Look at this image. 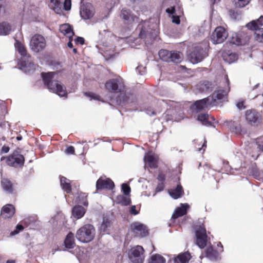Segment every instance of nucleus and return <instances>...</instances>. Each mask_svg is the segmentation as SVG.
<instances>
[{"instance_id": "1", "label": "nucleus", "mask_w": 263, "mask_h": 263, "mask_svg": "<svg viewBox=\"0 0 263 263\" xmlns=\"http://www.w3.org/2000/svg\"><path fill=\"white\" fill-rule=\"evenodd\" d=\"M105 88L112 93H119L117 102L121 105L127 101V98L125 94V84L121 78L111 79L105 83Z\"/></svg>"}, {"instance_id": "2", "label": "nucleus", "mask_w": 263, "mask_h": 263, "mask_svg": "<svg viewBox=\"0 0 263 263\" xmlns=\"http://www.w3.org/2000/svg\"><path fill=\"white\" fill-rule=\"evenodd\" d=\"M55 73V72H42L41 76L43 82L50 91L60 97H66L67 93L65 86L58 80H53Z\"/></svg>"}, {"instance_id": "3", "label": "nucleus", "mask_w": 263, "mask_h": 263, "mask_svg": "<svg viewBox=\"0 0 263 263\" xmlns=\"http://www.w3.org/2000/svg\"><path fill=\"white\" fill-rule=\"evenodd\" d=\"M95 233V227L92 224H86L77 230L76 237L80 242L87 243L93 239Z\"/></svg>"}, {"instance_id": "4", "label": "nucleus", "mask_w": 263, "mask_h": 263, "mask_svg": "<svg viewBox=\"0 0 263 263\" xmlns=\"http://www.w3.org/2000/svg\"><path fill=\"white\" fill-rule=\"evenodd\" d=\"M159 56L163 61L173 62L176 64L180 63L183 59V54L181 52L166 49H161L159 51Z\"/></svg>"}, {"instance_id": "5", "label": "nucleus", "mask_w": 263, "mask_h": 263, "mask_svg": "<svg viewBox=\"0 0 263 263\" xmlns=\"http://www.w3.org/2000/svg\"><path fill=\"white\" fill-rule=\"evenodd\" d=\"M3 159H6V163L8 165L14 167H22L25 162L24 156L17 150L13 151L12 154L6 157H2L1 160Z\"/></svg>"}, {"instance_id": "6", "label": "nucleus", "mask_w": 263, "mask_h": 263, "mask_svg": "<svg viewBox=\"0 0 263 263\" xmlns=\"http://www.w3.org/2000/svg\"><path fill=\"white\" fill-rule=\"evenodd\" d=\"M245 117L249 124L257 126L263 122V111L255 109H248L245 112Z\"/></svg>"}, {"instance_id": "7", "label": "nucleus", "mask_w": 263, "mask_h": 263, "mask_svg": "<svg viewBox=\"0 0 263 263\" xmlns=\"http://www.w3.org/2000/svg\"><path fill=\"white\" fill-rule=\"evenodd\" d=\"M262 26V15H261L258 19L248 23L246 25L249 29L255 31L256 40L263 43V28H261Z\"/></svg>"}, {"instance_id": "8", "label": "nucleus", "mask_w": 263, "mask_h": 263, "mask_svg": "<svg viewBox=\"0 0 263 263\" xmlns=\"http://www.w3.org/2000/svg\"><path fill=\"white\" fill-rule=\"evenodd\" d=\"M144 250L141 246H136L129 251L128 258L133 263H143L144 260Z\"/></svg>"}, {"instance_id": "9", "label": "nucleus", "mask_w": 263, "mask_h": 263, "mask_svg": "<svg viewBox=\"0 0 263 263\" xmlns=\"http://www.w3.org/2000/svg\"><path fill=\"white\" fill-rule=\"evenodd\" d=\"M138 27L140 29L139 37L141 39L146 38L154 39L157 35V30L151 28L149 22L148 21H143L138 25Z\"/></svg>"}, {"instance_id": "10", "label": "nucleus", "mask_w": 263, "mask_h": 263, "mask_svg": "<svg viewBox=\"0 0 263 263\" xmlns=\"http://www.w3.org/2000/svg\"><path fill=\"white\" fill-rule=\"evenodd\" d=\"M225 85L224 86H219L213 93L212 97L214 101L216 100H221L227 98L228 92L230 90V81L228 75L224 76Z\"/></svg>"}, {"instance_id": "11", "label": "nucleus", "mask_w": 263, "mask_h": 263, "mask_svg": "<svg viewBox=\"0 0 263 263\" xmlns=\"http://www.w3.org/2000/svg\"><path fill=\"white\" fill-rule=\"evenodd\" d=\"M228 36L226 29L221 26L215 28L211 36V40L214 44H220L224 41Z\"/></svg>"}, {"instance_id": "12", "label": "nucleus", "mask_w": 263, "mask_h": 263, "mask_svg": "<svg viewBox=\"0 0 263 263\" xmlns=\"http://www.w3.org/2000/svg\"><path fill=\"white\" fill-rule=\"evenodd\" d=\"M30 46L31 50L35 52L42 51L46 46L44 37L40 34L34 35L31 39Z\"/></svg>"}, {"instance_id": "13", "label": "nucleus", "mask_w": 263, "mask_h": 263, "mask_svg": "<svg viewBox=\"0 0 263 263\" xmlns=\"http://www.w3.org/2000/svg\"><path fill=\"white\" fill-rule=\"evenodd\" d=\"M196 242L201 249L204 248L207 244L208 235L204 227L200 226L195 231Z\"/></svg>"}, {"instance_id": "14", "label": "nucleus", "mask_w": 263, "mask_h": 263, "mask_svg": "<svg viewBox=\"0 0 263 263\" xmlns=\"http://www.w3.org/2000/svg\"><path fill=\"white\" fill-rule=\"evenodd\" d=\"M250 36L243 31L233 34L230 42L238 46L245 45L250 41Z\"/></svg>"}, {"instance_id": "15", "label": "nucleus", "mask_w": 263, "mask_h": 263, "mask_svg": "<svg viewBox=\"0 0 263 263\" xmlns=\"http://www.w3.org/2000/svg\"><path fill=\"white\" fill-rule=\"evenodd\" d=\"M130 229L136 236L144 237L148 235V230L146 226L139 222H135L131 224Z\"/></svg>"}, {"instance_id": "16", "label": "nucleus", "mask_w": 263, "mask_h": 263, "mask_svg": "<svg viewBox=\"0 0 263 263\" xmlns=\"http://www.w3.org/2000/svg\"><path fill=\"white\" fill-rule=\"evenodd\" d=\"M115 187L114 182L109 178L100 177L96 182V190L100 191L103 189L112 190Z\"/></svg>"}, {"instance_id": "17", "label": "nucleus", "mask_w": 263, "mask_h": 263, "mask_svg": "<svg viewBox=\"0 0 263 263\" xmlns=\"http://www.w3.org/2000/svg\"><path fill=\"white\" fill-rule=\"evenodd\" d=\"M210 104V99L207 97L197 100L190 106V109L193 112L198 113L208 108Z\"/></svg>"}, {"instance_id": "18", "label": "nucleus", "mask_w": 263, "mask_h": 263, "mask_svg": "<svg viewBox=\"0 0 263 263\" xmlns=\"http://www.w3.org/2000/svg\"><path fill=\"white\" fill-rule=\"evenodd\" d=\"M120 17L123 20L124 23L127 25L132 24L138 19L130 10L126 8L122 9Z\"/></svg>"}, {"instance_id": "19", "label": "nucleus", "mask_w": 263, "mask_h": 263, "mask_svg": "<svg viewBox=\"0 0 263 263\" xmlns=\"http://www.w3.org/2000/svg\"><path fill=\"white\" fill-rule=\"evenodd\" d=\"M258 91L257 88H254L249 94V97L252 99V104L256 107L263 106V91L257 94Z\"/></svg>"}, {"instance_id": "20", "label": "nucleus", "mask_w": 263, "mask_h": 263, "mask_svg": "<svg viewBox=\"0 0 263 263\" xmlns=\"http://www.w3.org/2000/svg\"><path fill=\"white\" fill-rule=\"evenodd\" d=\"M15 212L14 206L11 204H7L4 205L1 212V217L3 219L11 218Z\"/></svg>"}, {"instance_id": "21", "label": "nucleus", "mask_w": 263, "mask_h": 263, "mask_svg": "<svg viewBox=\"0 0 263 263\" xmlns=\"http://www.w3.org/2000/svg\"><path fill=\"white\" fill-rule=\"evenodd\" d=\"M80 15L83 19L91 18L94 15L92 6L89 4L83 5L81 8Z\"/></svg>"}, {"instance_id": "22", "label": "nucleus", "mask_w": 263, "mask_h": 263, "mask_svg": "<svg viewBox=\"0 0 263 263\" xmlns=\"http://www.w3.org/2000/svg\"><path fill=\"white\" fill-rule=\"evenodd\" d=\"M144 160L145 163L151 168H156L158 167V158L149 153L146 154Z\"/></svg>"}, {"instance_id": "23", "label": "nucleus", "mask_w": 263, "mask_h": 263, "mask_svg": "<svg viewBox=\"0 0 263 263\" xmlns=\"http://www.w3.org/2000/svg\"><path fill=\"white\" fill-rule=\"evenodd\" d=\"M202 52V49L201 48H195L190 54V58L192 62L198 63L201 61L204 58Z\"/></svg>"}, {"instance_id": "24", "label": "nucleus", "mask_w": 263, "mask_h": 263, "mask_svg": "<svg viewBox=\"0 0 263 263\" xmlns=\"http://www.w3.org/2000/svg\"><path fill=\"white\" fill-rule=\"evenodd\" d=\"M197 120L200 121L203 125L210 126L212 125V121L215 120V118L208 114L202 113L198 115Z\"/></svg>"}, {"instance_id": "25", "label": "nucleus", "mask_w": 263, "mask_h": 263, "mask_svg": "<svg viewBox=\"0 0 263 263\" xmlns=\"http://www.w3.org/2000/svg\"><path fill=\"white\" fill-rule=\"evenodd\" d=\"M189 206L187 204H181L180 207L177 208L172 216V219H176L185 215L187 213Z\"/></svg>"}, {"instance_id": "26", "label": "nucleus", "mask_w": 263, "mask_h": 263, "mask_svg": "<svg viewBox=\"0 0 263 263\" xmlns=\"http://www.w3.org/2000/svg\"><path fill=\"white\" fill-rule=\"evenodd\" d=\"M229 129L231 132L236 134H240L241 132V126L240 121L230 120L226 122Z\"/></svg>"}, {"instance_id": "27", "label": "nucleus", "mask_w": 263, "mask_h": 263, "mask_svg": "<svg viewBox=\"0 0 263 263\" xmlns=\"http://www.w3.org/2000/svg\"><path fill=\"white\" fill-rule=\"evenodd\" d=\"M1 185L3 189L8 194L14 193V187L12 182L8 178H3L1 180Z\"/></svg>"}, {"instance_id": "28", "label": "nucleus", "mask_w": 263, "mask_h": 263, "mask_svg": "<svg viewBox=\"0 0 263 263\" xmlns=\"http://www.w3.org/2000/svg\"><path fill=\"white\" fill-rule=\"evenodd\" d=\"M191 258V254L187 251L179 254L174 258L173 260L174 263H188Z\"/></svg>"}, {"instance_id": "29", "label": "nucleus", "mask_w": 263, "mask_h": 263, "mask_svg": "<svg viewBox=\"0 0 263 263\" xmlns=\"http://www.w3.org/2000/svg\"><path fill=\"white\" fill-rule=\"evenodd\" d=\"M60 31L68 38H72L74 35L72 27L69 24H64L60 26Z\"/></svg>"}, {"instance_id": "30", "label": "nucleus", "mask_w": 263, "mask_h": 263, "mask_svg": "<svg viewBox=\"0 0 263 263\" xmlns=\"http://www.w3.org/2000/svg\"><path fill=\"white\" fill-rule=\"evenodd\" d=\"M64 246L67 249H73L76 246L74 234L70 232L66 235L64 240Z\"/></svg>"}, {"instance_id": "31", "label": "nucleus", "mask_w": 263, "mask_h": 263, "mask_svg": "<svg viewBox=\"0 0 263 263\" xmlns=\"http://www.w3.org/2000/svg\"><path fill=\"white\" fill-rule=\"evenodd\" d=\"M183 194L184 191L180 183L178 184L175 189L171 190L170 192V195L175 199L180 198Z\"/></svg>"}, {"instance_id": "32", "label": "nucleus", "mask_w": 263, "mask_h": 263, "mask_svg": "<svg viewBox=\"0 0 263 263\" xmlns=\"http://www.w3.org/2000/svg\"><path fill=\"white\" fill-rule=\"evenodd\" d=\"M86 210L81 205H75L72 210V214L73 217L77 219H80L84 215Z\"/></svg>"}, {"instance_id": "33", "label": "nucleus", "mask_w": 263, "mask_h": 263, "mask_svg": "<svg viewBox=\"0 0 263 263\" xmlns=\"http://www.w3.org/2000/svg\"><path fill=\"white\" fill-rule=\"evenodd\" d=\"M116 202L117 204L122 206L129 205L131 203L130 196L125 195H119L117 196Z\"/></svg>"}, {"instance_id": "34", "label": "nucleus", "mask_w": 263, "mask_h": 263, "mask_svg": "<svg viewBox=\"0 0 263 263\" xmlns=\"http://www.w3.org/2000/svg\"><path fill=\"white\" fill-rule=\"evenodd\" d=\"M60 184L62 189L67 194H69L72 191L70 181L65 177L62 176L60 178Z\"/></svg>"}, {"instance_id": "35", "label": "nucleus", "mask_w": 263, "mask_h": 263, "mask_svg": "<svg viewBox=\"0 0 263 263\" xmlns=\"http://www.w3.org/2000/svg\"><path fill=\"white\" fill-rule=\"evenodd\" d=\"M112 226V222L110 220H109L108 218L104 217L103 219V221L101 224L100 227V230L101 233H108V232L110 230Z\"/></svg>"}, {"instance_id": "36", "label": "nucleus", "mask_w": 263, "mask_h": 263, "mask_svg": "<svg viewBox=\"0 0 263 263\" xmlns=\"http://www.w3.org/2000/svg\"><path fill=\"white\" fill-rule=\"evenodd\" d=\"M213 84L209 81H205L199 85V90L202 92H210L213 89Z\"/></svg>"}, {"instance_id": "37", "label": "nucleus", "mask_w": 263, "mask_h": 263, "mask_svg": "<svg viewBox=\"0 0 263 263\" xmlns=\"http://www.w3.org/2000/svg\"><path fill=\"white\" fill-rule=\"evenodd\" d=\"M205 254L208 258L213 260L217 259L219 256L218 252L212 247H209L206 249Z\"/></svg>"}, {"instance_id": "38", "label": "nucleus", "mask_w": 263, "mask_h": 263, "mask_svg": "<svg viewBox=\"0 0 263 263\" xmlns=\"http://www.w3.org/2000/svg\"><path fill=\"white\" fill-rule=\"evenodd\" d=\"M11 31V26L6 22H2L0 24V35L8 34Z\"/></svg>"}, {"instance_id": "39", "label": "nucleus", "mask_w": 263, "mask_h": 263, "mask_svg": "<svg viewBox=\"0 0 263 263\" xmlns=\"http://www.w3.org/2000/svg\"><path fill=\"white\" fill-rule=\"evenodd\" d=\"M87 196L88 194L85 193L81 192L78 194V196L77 198L78 201L82 204L83 205L85 206H87L88 205V202L87 201Z\"/></svg>"}, {"instance_id": "40", "label": "nucleus", "mask_w": 263, "mask_h": 263, "mask_svg": "<svg viewBox=\"0 0 263 263\" xmlns=\"http://www.w3.org/2000/svg\"><path fill=\"white\" fill-rule=\"evenodd\" d=\"M149 263H165V259L161 255H153L149 260Z\"/></svg>"}, {"instance_id": "41", "label": "nucleus", "mask_w": 263, "mask_h": 263, "mask_svg": "<svg viewBox=\"0 0 263 263\" xmlns=\"http://www.w3.org/2000/svg\"><path fill=\"white\" fill-rule=\"evenodd\" d=\"M203 177L205 178H210L211 176H213V170L207 164L204 165L203 166Z\"/></svg>"}, {"instance_id": "42", "label": "nucleus", "mask_w": 263, "mask_h": 263, "mask_svg": "<svg viewBox=\"0 0 263 263\" xmlns=\"http://www.w3.org/2000/svg\"><path fill=\"white\" fill-rule=\"evenodd\" d=\"M122 191L123 192L124 195L130 196L131 189L129 185L126 183H123L121 186Z\"/></svg>"}, {"instance_id": "43", "label": "nucleus", "mask_w": 263, "mask_h": 263, "mask_svg": "<svg viewBox=\"0 0 263 263\" xmlns=\"http://www.w3.org/2000/svg\"><path fill=\"white\" fill-rule=\"evenodd\" d=\"M250 1L251 0H237L235 5L237 7L243 8L248 5Z\"/></svg>"}, {"instance_id": "44", "label": "nucleus", "mask_w": 263, "mask_h": 263, "mask_svg": "<svg viewBox=\"0 0 263 263\" xmlns=\"http://www.w3.org/2000/svg\"><path fill=\"white\" fill-rule=\"evenodd\" d=\"M228 58H229V59H228L226 57V54H224L223 55V58L225 60H229V62H233L234 61H235V60H237V55L236 53H230L229 54H228Z\"/></svg>"}, {"instance_id": "45", "label": "nucleus", "mask_w": 263, "mask_h": 263, "mask_svg": "<svg viewBox=\"0 0 263 263\" xmlns=\"http://www.w3.org/2000/svg\"><path fill=\"white\" fill-rule=\"evenodd\" d=\"M84 95L85 96L90 98L91 99H94L96 100H100L101 98L99 95L91 92H85Z\"/></svg>"}, {"instance_id": "46", "label": "nucleus", "mask_w": 263, "mask_h": 263, "mask_svg": "<svg viewBox=\"0 0 263 263\" xmlns=\"http://www.w3.org/2000/svg\"><path fill=\"white\" fill-rule=\"evenodd\" d=\"M256 144L257 148L261 152H263V136L256 139Z\"/></svg>"}, {"instance_id": "47", "label": "nucleus", "mask_w": 263, "mask_h": 263, "mask_svg": "<svg viewBox=\"0 0 263 263\" xmlns=\"http://www.w3.org/2000/svg\"><path fill=\"white\" fill-rule=\"evenodd\" d=\"M18 51L22 56L25 57L27 55V51L23 45L20 44L18 46Z\"/></svg>"}, {"instance_id": "48", "label": "nucleus", "mask_w": 263, "mask_h": 263, "mask_svg": "<svg viewBox=\"0 0 263 263\" xmlns=\"http://www.w3.org/2000/svg\"><path fill=\"white\" fill-rule=\"evenodd\" d=\"M24 229V227L22 224H17L15 230L12 231L10 233L11 236H14L20 232L22 231Z\"/></svg>"}, {"instance_id": "49", "label": "nucleus", "mask_w": 263, "mask_h": 263, "mask_svg": "<svg viewBox=\"0 0 263 263\" xmlns=\"http://www.w3.org/2000/svg\"><path fill=\"white\" fill-rule=\"evenodd\" d=\"M71 0H65L64 3V9L66 11L69 10L71 8Z\"/></svg>"}, {"instance_id": "50", "label": "nucleus", "mask_w": 263, "mask_h": 263, "mask_svg": "<svg viewBox=\"0 0 263 263\" xmlns=\"http://www.w3.org/2000/svg\"><path fill=\"white\" fill-rule=\"evenodd\" d=\"M75 152L74 147L73 146H69L65 149V153L67 154H74Z\"/></svg>"}, {"instance_id": "51", "label": "nucleus", "mask_w": 263, "mask_h": 263, "mask_svg": "<svg viewBox=\"0 0 263 263\" xmlns=\"http://www.w3.org/2000/svg\"><path fill=\"white\" fill-rule=\"evenodd\" d=\"M76 44H80L81 45H83L85 43V40L83 37L78 36L74 40Z\"/></svg>"}, {"instance_id": "52", "label": "nucleus", "mask_w": 263, "mask_h": 263, "mask_svg": "<svg viewBox=\"0 0 263 263\" xmlns=\"http://www.w3.org/2000/svg\"><path fill=\"white\" fill-rule=\"evenodd\" d=\"M157 179L160 182H164L165 180V175L163 173H159L157 177Z\"/></svg>"}, {"instance_id": "53", "label": "nucleus", "mask_w": 263, "mask_h": 263, "mask_svg": "<svg viewBox=\"0 0 263 263\" xmlns=\"http://www.w3.org/2000/svg\"><path fill=\"white\" fill-rule=\"evenodd\" d=\"M129 212L131 214H133L134 215H137L139 213V211L136 210V207L135 205H132L130 207Z\"/></svg>"}, {"instance_id": "54", "label": "nucleus", "mask_w": 263, "mask_h": 263, "mask_svg": "<svg viewBox=\"0 0 263 263\" xmlns=\"http://www.w3.org/2000/svg\"><path fill=\"white\" fill-rule=\"evenodd\" d=\"M164 188V182H160L158 184L157 186L156 187V191L157 192H160L163 190Z\"/></svg>"}, {"instance_id": "55", "label": "nucleus", "mask_w": 263, "mask_h": 263, "mask_svg": "<svg viewBox=\"0 0 263 263\" xmlns=\"http://www.w3.org/2000/svg\"><path fill=\"white\" fill-rule=\"evenodd\" d=\"M237 108L240 109V110H241V109H243L246 108V106L244 104V102L243 101H239L237 103Z\"/></svg>"}, {"instance_id": "56", "label": "nucleus", "mask_w": 263, "mask_h": 263, "mask_svg": "<svg viewBox=\"0 0 263 263\" xmlns=\"http://www.w3.org/2000/svg\"><path fill=\"white\" fill-rule=\"evenodd\" d=\"M173 22L176 24H180V20L179 17L178 16H174L173 17Z\"/></svg>"}, {"instance_id": "57", "label": "nucleus", "mask_w": 263, "mask_h": 263, "mask_svg": "<svg viewBox=\"0 0 263 263\" xmlns=\"http://www.w3.org/2000/svg\"><path fill=\"white\" fill-rule=\"evenodd\" d=\"M10 148L8 146H3L2 148V152L4 153H7L9 151Z\"/></svg>"}, {"instance_id": "58", "label": "nucleus", "mask_w": 263, "mask_h": 263, "mask_svg": "<svg viewBox=\"0 0 263 263\" xmlns=\"http://www.w3.org/2000/svg\"><path fill=\"white\" fill-rule=\"evenodd\" d=\"M69 41L67 43V46L70 48H72L73 47V44L72 43V38H69Z\"/></svg>"}, {"instance_id": "59", "label": "nucleus", "mask_w": 263, "mask_h": 263, "mask_svg": "<svg viewBox=\"0 0 263 263\" xmlns=\"http://www.w3.org/2000/svg\"><path fill=\"white\" fill-rule=\"evenodd\" d=\"M141 68H142L143 69V70L142 72H139V73L142 75V74H144L145 73V68H143L142 66H138L137 67V70L139 71L140 69H141Z\"/></svg>"}, {"instance_id": "60", "label": "nucleus", "mask_w": 263, "mask_h": 263, "mask_svg": "<svg viewBox=\"0 0 263 263\" xmlns=\"http://www.w3.org/2000/svg\"><path fill=\"white\" fill-rule=\"evenodd\" d=\"M217 246L218 247L220 246L221 247V249L220 250V251L222 252L223 251V246H222V244H221V243L220 242H218V243L217 244Z\"/></svg>"}, {"instance_id": "61", "label": "nucleus", "mask_w": 263, "mask_h": 263, "mask_svg": "<svg viewBox=\"0 0 263 263\" xmlns=\"http://www.w3.org/2000/svg\"><path fill=\"white\" fill-rule=\"evenodd\" d=\"M6 263H15V261L14 260H8Z\"/></svg>"}, {"instance_id": "62", "label": "nucleus", "mask_w": 263, "mask_h": 263, "mask_svg": "<svg viewBox=\"0 0 263 263\" xmlns=\"http://www.w3.org/2000/svg\"><path fill=\"white\" fill-rule=\"evenodd\" d=\"M206 141L205 140H204V143L202 145V148H203V147H206Z\"/></svg>"}, {"instance_id": "63", "label": "nucleus", "mask_w": 263, "mask_h": 263, "mask_svg": "<svg viewBox=\"0 0 263 263\" xmlns=\"http://www.w3.org/2000/svg\"><path fill=\"white\" fill-rule=\"evenodd\" d=\"M73 52L74 53H77V49L76 48H73Z\"/></svg>"}, {"instance_id": "64", "label": "nucleus", "mask_w": 263, "mask_h": 263, "mask_svg": "<svg viewBox=\"0 0 263 263\" xmlns=\"http://www.w3.org/2000/svg\"><path fill=\"white\" fill-rule=\"evenodd\" d=\"M234 12V11H233V10H229V12H230V14H231L232 12Z\"/></svg>"}]
</instances>
